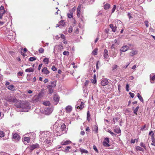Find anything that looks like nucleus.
Instances as JSON below:
<instances>
[{
	"label": "nucleus",
	"instance_id": "f257e3e1",
	"mask_svg": "<svg viewBox=\"0 0 155 155\" xmlns=\"http://www.w3.org/2000/svg\"><path fill=\"white\" fill-rule=\"evenodd\" d=\"M60 120H58L54 125V128L57 132H59L60 135L65 132L66 129L65 124L60 122Z\"/></svg>",
	"mask_w": 155,
	"mask_h": 155
},
{
	"label": "nucleus",
	"instance_id": "f03ea898",
	"mask_svg": "<svg viewBox=\"0 0 155 155\" xmlns=\"http://www.w3.org/2000/svg\"><path fill=\"white\" fill-rule=\"evenodd\" d=\"M50 136H51V133L48 131L43 132L41 133L39 136L40 138L41 139V141L42 142L47 138H49Z\"/></svg>",
	"mask_w": 155,
	"mask_h": 155
},
{
	"label": "nucleus",
	"instance_id": "7ed1b4c3",
	"mask_svg": "<svg viewBox=\"0 0 155 155\" xmlns=\"http://www.w3.org/2000/svg\"><path fill=\"white\" fill-rule=\"evenodd\" d=\"M84 107V104L83 102H81V100H79L77 102V104L76 106V107L77 109H79L80 110L82 109Z\"/></svg>",
	"mask_w": 155,
	"mask_h": 155
},
{
	"label": "nucleus",
	"instance_id": "20e7f679",
	"mask_svg": "<svg viewBox=\"0 0 155 155\" xmlns=\"http://www.w3.org/2000/svg\"><path fill=\"white\" fill-rule=\"evenodd\" d=\"M6 100L11 103H14L16 102L17 100L15 97L8 96L6 98Z\"/></svg>",
	"mask_w": 155,
	"mask_h": 155
},
{
	"label": "nucleus",
	"instance_id": "39448f33",
	"mask_svg": "<svg viewBox=\"0 0 155 155\" xmlns=\"http://www.w3.org/2000/svg\"><path fill=\"white\" fill-rule=\"evenodd\" d=\"M105 141L103 142V144L105 147H108L110 146V145L109 144V140L108 138L106 137L104 139Z\"/></svg>",
	"mask_w": 155,
	"mask_h": 155
},
{
	"label": "nucleus",
	"instance_id": "423d86ee",
	"mask_svg": "<svg viewBox=\"0 0 155 155\" xmlns=\"http://www.w3.org/2000/svg\"><path fill=\"white\" fill-rule=\"evenodd\" d=\"M40 147V145L38 143L33 144L30 146V150H32L35 149L39 148Z\"/></svg>",
	"mask_w": 155,
	"mask_h": 155
},
{
	"label": "nucleus",
	"instance_id": "0eeeda50",
	"mask_svg": "<svg viewBox=\"0 0 155 155\" xmlns=\"http://www.w3.org/2000/svg\"><path fill=\"white\" fill-rule=\"evenodd\" d=\"M56 81L51 82L47 86V88L54 87L56 85Z\"/></svg>",
	"mask_w": 155,
	"mask_h": 155
},
{
	"label": "nucleus",
	"instance_id": "6e6552de",
	"mask_svg": "<svg viewBox=\"0 0 155 155\" xmlns=\"http://www.w3.org/2000/svg\"><path fill=\"white\" fill-rule=\"evenodd\" d=\"M129 47L127 45H124L121 48L120 51H121V54L122 52H125L127 51L129 49Z\"/></svg>",
	"mask_w": 155,
	"mask_h": 155
},
{
	"label": "nucleus",
	"instance_id": "1a4fd4ad",
	"mask_svg": "<svg viewBox=\"0 0 155 155\" xmlns=\"http://www.w3.org/2000/svg\"><path fill=\"white\" fill-rule=\"evenodd\" d=\"M81 5H79L77 8V16L78 18H79L81 15Z\"/></svg>",
	"mask_w": 155,
	"mask_h": 155
},
{
	"label": "nucleus",
	"instance_id": "9d476101",
	"mask_svg": "<svg viewBox=\"0 0 155 155\" xmlns=\"http://www.w3.org/2000/svg\"><path fill=\"white\" fill-rule=\"evenodd\" d=\"M43 141H44L45 144L47 143V144H48V146L51 145L52 142L50 137H49V138H47V139H46L45 140H43Z\"/></svg>",
	"mask_w": 155,
	"mask_h": 155
},
{
	"label": "nucleus",
	"instance_id": "9b49d317",
	"mask_svg": "<svg viewBox=\"0 0 155 155\" xmlns=\"http://www.w3.org/2000/svg\"><path fill=\"white\" fill-rule=\"evenodd\" d=\"M17 107L18 108H19L23 107L24 108V109H30L31 108V107L27 104H24L23 105H21L20 106H17Z\"/></svg>",
	"mask_w": 155,
	"mask_h": 155
},
{
	"label": "nucleus",
	"instance_id": "f8f14e48",
	"mask_svg": "<svg viewBox=\"0 0 155 155\" xmlns=\"http://www.w3.org/2000/svg\"><path fill=\"white\" fill-rule=\"evenodd\" d=\"M52 109L50 108H46L45 110V113L46 114L48 115L52 112Z\"/></svg>",
	"mask_w": 155,
	"mask_h": 155
},
{
	"label": "nucleus",
	"instance_id": "ddd939ff",
	"mask_svg": "<svg viewBox=\"0 0 155 155\" xmlns=\"http://www.w3.org/2000/svg\"><path fill=\"white\" fill-rule=\"evenodd\" d=\"M108 83V81L106 79H103L102 80L101 82V85L103 86H104L107 85Z\"/></svg>",
	"mask_w": 155,
	"mask_h": 155
},
{
	"label": "nucleus",
	"instance_id": "4468645a",
	"mask_svg": "<svg viewBox=\"0 0 155 155\" xmlns=\"http://www.w3.org/2000/svg\"><path fill=\"white\" fill-rule=\"evenodd\" d=\"M12 137L13 139L17 140H19L20 139L19 136L16 133L13 134Z\"/></svg>",
	"mask_w": 155,
	"mask_h": 155
},
{
	"label": "nucleus",
	"instance_id": "2eb2a0df",
	"mask_svg": "<svg viewBox=\"0 0 155 155\" xmlns=\"http://www.w3.org/2000/svg\"><path fill=\"white\" fill-rule=\"evenodd\" d=\"M42 72L45 74H48L50 73L49 71L48 70L46 67H44L42 70Z\"/></svg>",
	"mask_w": 155,
	"mask_h": 155
},
{
	"label": "nucleus",
	"instance_id": "dca6fc26",
	"mask_svg": "<svg viewBox=\"0 0 155 155\" xmlns=\"http://www.w3.org/2000/svg\"><path fill=\"white\" fill-rule=\"evenodd\" d=\"M104 57L105 59L108 58L109 57L108 54V51L107 49H105L104 52Z\"/></svg>",
	"mask_w": 155,
	"mask_h": 155
},
{
	"label": "nucleus",
	"instance_id": "f3484780",
	"mask_svg": "<svg viewBox=\"0 0 155 155\" xmlns=\"http://www.w3.org/2000/svg\"><path fill=\"white\" fill-rule=\"evenodd\" d=\"M53 99L55 101L58 102L59 100V96L56 94L54 95L53 96Z\"/></svg>",
	"mask_w": 155,
	"mask_h": 155
},
{
	"label": "nucleus",
	"instance_id": "a211bd4d",
	"mask_svg": "<svg viewBox=\"0 0 155 155\" xmlns=\"http://www.w3.org/2000/svg\"><path fill=\"white\" fill-rule=\"evenodd\" d=\"M72 110V107L70 105H68L66 107V110L67 113L70 112Z\"/></svg>",
	"mask_w": 155,
	"mask_h": 155
},
{
	"label": "nucleus",
	"instance_id": "6ab92c4d",
	"mask_svg": "<svg viewBox=\"0 0 155 155\" xmlns=\"http://www.w3.org/2000/svg\"><path fill=\"white\" fill-rule=\"evenodd\" d=\"M137 51L136 50H133L130 52L129 55L131 56H133L134 55L137 54Z\"/></svg>",
	"mask_w": 155,
	"mask_h": 155
},
{
	"label": "nucleus",
	"instance_id": "aec40b11",
	"mask_svg": "<svg viewBox=\"0 0 155 155\" xmlns=\"http://www.w3.org/2000/svg\"><path fill=\"white\" fill-rule=\"evenodd\" d=\"M71 143V141L69 140L63 141L61 143V144L63 145H67Z\"/></svg>",
	"mask_w": 155,
	"mask_h": 155
},
{
	"label": "nucleus",
	"instance_id": "412c9836",
	"mask_svg": "<svg viewBox=\"0 0 155 155\" xmlns=\"http://www.w3.org/2000/svg\"><path fill=\"white\" fill-rule=\"evenodd\" d=\"M34 69L32 68H30L26 69L25 71L26 72H32L34 71Z\"/></svg>",
	"mask_w": 155,
	"mask_h": 155
},
{
	"label": "nucleus",
	"instance_id": "4be33fe9",
	"mask_svg": "<svg viewBox=\"0 0 155 155\" xmlns=\"http://www.w3.org/2000/svg\"><path fill=\"white\" fill-rule=\"evenodd\" d=\"M110 28H111L112 29V30L114 32H115L116 29L117 27L115 26V27H114L113 25L112 24H110L109 25Z\"/></svg>",
	"mask_w": 155,
	"mask_h": 155
},
{
	"label": "nucleus",
	"instance_id": "5701e85b",
	"mask_svg": "<svg viewBox=\"0 0 155 155\" xmlns=\"http://www.w3.org/2000/svg\"><path fill=\"white\" fill-rule=\"evenodd\" d=\"M150 80L154 81L155 80V75L153 74H151L150 75Z\"/></svg>",
	"mask_w": 155,
	"mask_h": 155
},
{
	"label": "nucleus",
	"instance_id": "b1692460",
	"mask_svg": "<svg viewBox=\"0 0 155 155\" xmlns=\"http://www.w3.org/2000/svg\"><path fill=\"white\" fill-rule=\"evenodd\" d=\"M8 88L12 91H13L15 90L14 87L13 85H11L8 87Z\"/></svg>",
	"mask_w": 155,
	"mask_h": 155
},
{
	"label": "nucleus",
	"instance_id": "393cba45",
	"mask_svg": "<svg viewBox=\"0 0 155 155\" xmlns=\"http://www.w3.org/2000/svg\"><path fill=\"white\" fill-rule=\"evenodd\" d=\"M138 98L139 99V100L142 102H143V100L142 97V96H141V95L139 93L137 94V96Z\"/></svg>",
	"mask_w": 155,
	"mask_h": 155
},
{
	"label": "nucleus",
	"instance_id": "a878e982",
	"mask_svg": "<svg viewBox=\"0 0 155 155\" xmlns=\"http://www.w3.org/2000/svg\"><path fill=\"white\" fill-rule=\"evenodd\" d=\"M136 149L137 151L139 150L142 151H144V150L140 146H138L136 147Z\"/></svg>",
	"mask_w": 155,
	"mask_h": 155
},
{
	"label": "nucleus",
	"instance_id": "bb28decb",
	"mask_svg": "<svg viewBox=\"0 0 155 155\" xmlns=\"http://www.w3.org/2000/svg\"><path fill=\"white\" fill-rule=\"evenodd\" d=\"M151 141L152 142V143H151V145L155 146V139L154 138V137H151Z\"/></svg>",
	"mask_w": 155,
	"mask_h": 155
},
{
	"label": "nucleus",
	"instance_id": "cd10ccee",
	"mask_svg": "<svg viewBox=\"0 0 155 155\" xmlns=\"http://www.w3.org/2000/svg\"><path fill=\"white\" fill-rule=\"evenodd\" d=\"M110 7V5L108 4H106L104 6V8L105 9H107Z\"/></svg>",
	"mask_w": 155,
	"mask_h": 155
},
{
	"label": "nucleus",
	"instance_id": "c85d7f7f",
	"mask_svg": "<svg viewBox=\"0 0 155 155\" xmlns=\"http://www.w3.org/2000/svg\"><path fill=\"white\" fill-rule=\"evenodd\" d=\"M43 61L44 63H45L46 64H48L49 63V60L48 58H45L44 59Z\"/></svg>",
	"mask_w": 155,
	"mask_h": 155
},
{
	"label": "nucleus",
	"instance_id": "c756f323",
	"mask_svg": "<svg viewBox=\"0 0 155 155\" xmlns=\"http://www.w3.org/2000/svg\"><path fill=\"white\" fill-rule=\"evenodd\" d=\"M24 140L25 141H26L28 143L30 141V138L29 137H24Z\"/></svg>",
	"mask_w": 155,
	"mask_h": 155
},
{
	"label": "nucleus",
	"instance_id": "7c9ffc66",
	"mask_svg": "<svg viewBox=\"0 0 155 155\" xmlns=\"http://www.w3.org/2000/svg\"><path fill=\"white\" fill-rule=\"evenodd\" d=\"M43 104L45 105L48 106L50 104V102L49 101H44L43 102Z\"/></svg>",
	"mask_w": 155,
	"mask_h": 155
},
{
	"label": "nucleus",
	"instance_id": "2f4dec72",
	"mask_svg": "<svg viewBox=\"0 0 155 155\" xmlns=\"http://www.w3.org/2000/svg\"><path fill=\"white\" fill-rule=\"evenodd\" d=\"M97 49L95 48L92 52V54L94 55H96L97 54Z\"/></svg>",
	"mask_w": 155,
	"mask_h": 155
},
{
	"label": "nucleus",
	"instance_id": "473e14b6",
	"mask_svg": "<svg viewBox=\"0 0 155 155\" xmlns=\"http://www.w3.org/2000/svg\"><path fill=\"white\" fill-rule=\"evenodd\" d=\"M114 132L117 133H119L121 132V130L119 128H116L114 129Z\"/></svg>",
	"mask_w": 155,
	"mask_h": 155
},
{
	"label": "nucleus",
	"instance_id": "72a5a7b5",
	"mask_svg": "<svg viewBox=\"0 0 155 155\" xmlns=\"http://www.w3.org/2000/svg\"><path fill=\"white\" fill-rule=\"evenodd\" d=\"M139 108V107L137 106L136 108L134 110V113L136 114H137V112Z\"/></svg>",
	"mask_w": 155,
	"mask_h": 155
},
{
	"label": "nucleus",
	"instance_id": "f704fd0d",
	"mask_svg": "<svg viewBox=\"0 0 155 155\" xmlns=\"http://www.w3.org/2000/svg\"><path fill=\"white\" fill-rule=\"evenodd\" d=\"M80 149V151L82 153H88L87 151L85 150L82 149Z\"/></svg>",
	"mask_w": 155,
	"mask_h": 155
},
{
	"label": "nucleus",
	"instance_id": "c9c22d12",
	"mask_svg": "<svg viewBox=\"0 0 155 155\" xmlns=\"http://www.w3.org/2000/svg\"><path fill=\"white\" fill-rule=\"evenodd\" d=\"M5 136V133L3 131H0V137H2Z\"/></svg>",
	"mask_w": 155,
	"mask_h": 155
},
{
	"label": "nucleus",
	"instance_id": "e433bc0d",
	"mask_svg": "<svg viewBox=\"0 0 155 155\" xmlns=\"http://www.w3.org/2000/svg\"><path fill=\"white\" fill-rule=\"evenodd\" d=\"M93 130L95 131L96 132H97L98 130V127L96 125H95L93 128Z\"/></svg>",
	"mask_w": 155,
	"mask_h": 155
},
{
	"label": "nucleus",
	"instance_id": "4c0bfd02",
	"mask_svg": "<svg viewBox=\"0 0 155 155\" xmlns=\"http://www.w3.org/2000/svg\"><path fill=\"white\" fill-rule=\"evenodd\" d=\"M138 140L137 139H132L131 140V143H134L135 141L137 142Z\"/></svg>",
	"mask_w": 155,
	"mask_h": 155
},
{
	"label": "nucleus",
	"instance_id": "58836bf2",
	"mask_svg": "<svg viewBox=\"0 0 155 155\" xmlns=\"http://www.w3.org/2000/svg\"><path fill=\"white\" fill-rule=\"evenodd\" d=\"M36 59V58L35 57H31L29 59V61H32Z\"/></svg>",
	"mask_w": 155,
	"mask_h": 155
},
{
	"label": "nucleus",
	"instance_id": "ea45409f",
	"mask_svg": "<svg viewBox=\"0 0 155 155\" xmlns=\"http://www.w3.org/2000/svg\"><path fill=\"white\" fill-rule=\"evenodd\" d=\"M108 132L109 133L113 136L114 137L116 136V134L114 133L113 132L111 131L110 130H108Z\"/></svg>",
	"mask_w": 155,
	"mask_h": 155
},
{
	"label": "nucleus",
	"instance_id": "a19ab883",
	"mask_svg": "<svg viewBox=\"0 0 155 155\" xmlns=\"http://www.w3.org/2000/svg\"><path fill=\"white\" fill-rule=\"evenodd\" d=\"M116 8V6L115 5H114L113 6V8L112 10V13H114L115 11Z\"/></svg>",
	"mask_w": 155,
	"mask_h": 155
},
{
	"label": "nucleus",
	"instance_id": "79ce46f5",
	"mask_svg": "<svg viewBox=\"0 0 155 155\" xmlns=\"http://www.w3.org/2000/svg\"><path fill=\"white\" fill-rule=\"evenodd\" d=\"M48 88L49 89V94H51L53 92V89L51 87Z\"/></svg>",
	"mask_w": 155,
	"mask_h": 155
},
{
	"label": "nucleus",
	"instance_id": "37998d69",
	"mask_svg": "<svg viewBox=\"0 0 155 155\" xmlns=\"http://www.w3.org/2000/svg\"><path fill=\"white\" fill-rule=\"evenodd\" d=\"M140 145L141 147H143L144 149H146V147L145 146V145L143 143L141 142L140 144Z\"/></svg>",
	"mask_w": 155,
	"mask_h": 155
},
{
	"label": "nucleus",
	"instance_id": "c03bdc74",
	"mask_svg": "<svg viewBox=\"0 0 155 155\" xmlns=\"http://www.w3.org/2000/svg\"><path fill=\"white\" fill-rule=\"evenodd\" d=\"M51 69L53 71H57V68H56L55 66L54 65L52 67Z\"/></svg>",
	"mask_w": 155,
	"mask_h": 155
},
{
	"label": "nucleus",
	"instance_id": "a18cd8bd",
	"mask_svg": "<svg viewBox=\"0 0 155 155\" xmlns=\"http://www.w3.org/2000/svg\"><path fill=\"white\" fill-rule=\"evenodd\" d=\"M72 13L71 12L70 13H68V18H71L72 17Z\"/></svg>",
	"mask_w": 155,
	"mask_h": 155
},
{
	"label": "nucleus",
	"instance_id": "49530a36",
	"mask_svg": "<svg viewBox=\"0 0 155 155\" xmlns=\"http://www.w3.org/2000/svg\"><path fill=\"white\" fill-rule=\"evenodd\" d=\"M72 26H70L69 27V30L68 31V32L69 33H71L72 32Z\"/></svg>",
	"mask_w": 155,
	"mask_h": 155
},
{
	"label": "nucleus",
	"instance_id": "de8ad7c7",
	"mask_svg": "<svg viewBox=\"0 0 155 155\" xmlns=\"http://www.w3.org/2000/svg\"><path fill=\"white\" fill-rule=\"evenodd\" d=\"M117 68V65L116 64L114 65L112 67V70H114V69Z\"/></svg>",
	"mask_w": 155,
	"mask_h": 155
},
{
	"label": "nucleus",
	"instance_id": "09e8293b",
	"mask_svg": "<svg viewBox=\"0 0 155 155\" xmlns=\"http://www.w3.org/2000/svg\"><path fill=\"white\" fill-rule=\"evenodd\" d=\"M44 49L42 48H40L38 50L39 53H43L44 52Z\"/></svg>",
	"mask_w": 155,
	"mask_h": 155
},
{
	"label": "nucleus",
	"instance_id": "8fccbe9b",
	"mask_svg": "<svg viewBox=\"0 0 155 155\" xmlns=\"http://www.w3.org/2000/svg\"><path fill=\"white\" fill-rule=\"evenodd\" d=\"M129 84H127L126 86V91L127 92H128L129 91Z\"/></svg>",
	"mask_w": 155,
	"mask_h": 155
},
{
	"label": "nucleus",
	"instance_id": "3c124183",
	"mask_svg": "<svg viewBox=\"0 0 155 155\" xmlns=\"http://www.w3.org/2000/svg\"><path fill=\"white\" fill-rule=\"evenodd\" d=\"M69 52L68 51H64L63 52V54L64 55H68L69 54Z\"/></svg>",
	"mask_w": 155,
	"mask_h": 155
},
{
	"label": "nucleus",
	"instance_id": "603ef678",
	"mask_svg": "<svg viewBox=\"0 0 155 155\" xmlns=\"http://www.w3.org/2000/svg\"><path fill=\"white\" fill-rule=\"evenodd\" d=\"M154 134V133L152 131H150L149 134V135H151L152 137H154V136H153Z\"/></svg>",
	"mask_w": 155,
	"mask_h": 155
},
{
	"label": "nucleus",
	"instance_id": "864d4df0",
	"mask_svg": "<svg viewBox=\"0 0 155 155\" xmlns=\"http://www.w3.org/2000/svg\"><path fill=\"white\" fill-rule=\"evenodd\" d=\"M93 149L97 153H98V150L97 149L95 145H94Z\"/></svg>",
	"mask_w": 155,
	"mask_h": 155
},
{
	"label": "nucleus",
	"instance_id": "5fc2aeb1",
	"mask_svg": "<svg viewBox=\"0 0 155 155\" xmlns=\"http://www.w3.org/2000/svg\"><path fill=\"white\" fill-rule=\"evenodd\" d=\"M89 83H90V82L86 80V81L85 82V83H84V86H87L89 84Z\"/></svg>",
	"mask_w": 155,
	"mask_h": 155
},
{
	"label": "nucleus",
	"instance_id": "6e6d98bb",
	"mask_svg": "<svg viewBox=\"0 0 155 155\" xmlns=\"http://www.w3.org/2000/svg\"><path fill=\"white\" fill-rule=\"evenodd\" d=\"M23 72H21V71H19L18 74V75L19 76H22V74H23Z\"/></svg>",
	"mask_w": 155,
	"mask_h": 155
},
{
	"label": "nucleus",
	"instance_id": "4d7b16f0",
	"mask_svg": "<svg viewBox=\"0 0 155 155\" xmlns=\"http://www.w3.org/2000/svg\"><path fill=\"white\" fill-rule=\"evenodd\" d=\"M144 23L147 27H149L148 22L147 21H145L144 22Z\"/></svg>",
	"mask_w": 155,
	"mask_h": 155
},
{
	"label": "nucleus",
	"instance_id": "13d9d810",
	"mask_svg": "<svg viewBox=\"0 0 155 155\" xmlns=\"http://www.w3.org/2000/svg\"><path fill=\"white\" fill-rule=\"evenodd\" d=\"M146 127V125H144L142 127H141V128L140 129V130H145Z\"/></svg>",
	"mask_w": 155,
	"mask_h": 155
},
{
	"label": "nucleus",
	"instance_id": "bf43d9fd",
	"mask_svg": "<svg viewBox=\"0 0 155 155\" xmlns=\"http://www.w3.org/2000/svg\"><path fill=\"white\" fill-rule=\"evenodd\" d=\"M129 94H130V95L132 98H133L134 97V94L130 92L129 93Z\"/></svg>",
	"mask_w": 155,
	"mask_h": 155
},
{
	"label": "nucleus",
	"instance_id": "052dcab7",
	"mask_svg": "<svg viewBox=\"0 0 155 155\" xmlns=\"http://www.w3.org/2000/svg\"><path fill=\"white\" fill-rule=\"evenodd\" d=\"M91 82L93 84H95L96 83V79H93L91 80Z\"/></svg>",
	"mask_w": 155,
	"mask_h": 155
},
{
	"label": "nucleus",
	"instance_id": "680f3d73",
	"mask_svg": "<svg viewBox=\"0 0 155 155\" xmlns=\"http://www.w3.org/2000/svg\"><path fill=\"white\" fill-rule=\"evenodd\" d=\"M70 148V147L69 146L67 147L65 149L66 152H68L69 150V149Z\"/></svg>",
	"mask_w": 155,
	"mask_h": 155
},
{
	"label": "nucleus",
	"instance_id": "e2e57ef3",
	"mask_svg": "<svg viewBox=\"0 0 155 155\" xmlns=\"http://www.w3.org/2000/svg\"><path fill=\"white\" fill-rule=\"evenodd\" d=\"M90 114L89 111H88L87 112V119H88V118L90 117Z\"/></svg>",
	"mask_w": 155,
	"mask_h": 155
},
{
	"label": "nucleus",
	"instance_id": "0e129e2a",
	"mask_svg": "<svg viewBox=\"0 0 155 155\" xmlns=\"http://www.w3.org/2000/svg\"><path fill=\"white\" fill-rule=\"evenodd\" d=\"M129 64H130L129 63H127L126 65H125V66H124L123 67V68H127V67H128V66L129 65Z\"/></svg>",
	"mask_w": 155,
	"mask_h": 155
},
{
	"label": "nucleus",
	"instance_id": "69168bd1",
	"mask_svg": "<svg viewBox=\"0 0 155 155\" xmlns=\"http://www.w3.org/2000/svg\"><path fill=\"white\" fill-rule=\"evenodd\" d=\"M42 64H41L39 65L38 66V69L39 70H40L41 69L42 66Z\"/></svg>",
	"mask_w": 155,
	"mask_h": 155
},
{
	"label": "nucleus",
	"instance_id": "338daca9",
	"mask_svg": "<svg viewBox=\"0 0 155 155\" xmlns=\"http://www.w3.org/2000/svg\"><path fill=\"white\" fill-rule=\"evenodd\" d=\"M61 37L63 39H65V36L63 34H61Z\"/></svg>",
	"mask_w": 155,
	"mask_h": 155
},
{
	"label": "nucleus",
	"instance_id": "774afa93",
	"mask_svg": "<svg viewBox=\"0 0 155 155\" xmlns=\"http://www.w3.org/2000/svg\"><path fill=\"white\" fill-rule=\"evenodd\" d=\"M0 10H5L4 9V6H1V7H0Z\"/></svg>",
	"mask_w": 155,
	"mask_h": 155
}]
</instances>
